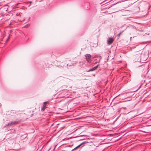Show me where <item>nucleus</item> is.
Masks as SVG:
<instances>
[{"mask_svg": "<svg viewBox=\"0 0 151 151\" xmlns=\"http://www.w3.org/2000/svg\"><path fill=\"white\" fill-rule=\"evenodd\" d=\"M85 56L87 62L88 63H91L92 60L91 59L92 57L91 55L90 54H87L85 55Z\"/></svg>", "mask_w": 151, "mask_h": 151, "instance_id": "nucleus-1", "label": "nucleus"}, {"mask_svg": "<svg viewBox=\"0 0 151 151\" xmlns=\"http://www.w3.org/2000/svg\"><path fill=\"white\" fill-rule=\"evenodd\" d=\"M19 122V121H15L13 122H10L7 124L8 126H10L13 125H15L17 124Z\"/></svg>", "mask_w": 151, "mask_h": 151, "instance_id": "nucleus-2", "label": "nucleus"}, {"mask_svg": "<svg viewBox=\"0 0 151 151\" xmlns=\"http://www.w3.org/2000/svg\"><path fill=\"white\" fill-rule=\"evenodd\" d=\"M114 39L112 37L109 38L107 40V43L109 45L111 44L113 42Z\"/></svg>", "mask_w": 151, "mask_h": 151, "instance_id": "nucleus-3", "label": "nucleus"}, {"mask_svg": "<svg viewBox=\"0 0 151 151\" xmlns=\"http://www.w3.org/2000/svg\"><path fill=\"white\" fill-rule=\"evenodd\" d=\"M99 65V64H98L96 66H95L93 68H92L91 69H90L89 70H88L86 71V72H90L91 71H93L95 70L98 67V66Z\"/></svg>", "mask_w": 151, "mask_h": 151, "instance_id": "nucleus-4", "label": "nucleus"}, {"mask_svg": "<svg viewBox=\"0 0 151 151\" xmlns=\"http://www.w3.org/2000/svg\"><path fill=\"white\" fill-rule=\"evenodd\" d=\"M48 102H49V101H45L44 102V105H43V107L41 108L42 111H44V110L46 108V106L45 105V104L46 103H48Z\"/></svg>", "mask_w": 151, "mask_h": 151, "instance_id": "nucleus-5", "label": "nucleus"}, {"mask_svg": "<svg viewBox=\"0 0 151 151\" xmlns=\"http://www.w3.org/2000/svg\"><path fill=\"white\" fill-rule=\"evenodd\" d=\"M88 143V142L86 141H84L83 142H82L81 143V145H82L84 144H86V143Z\"/></svg>", "mask_w": 151, "mask_h": 151, "instance_id": "nucleus-6", "label": "nucleus"}, {"mask_svg": "<svg viewBox=\"0 0 151 151\" xmlns=\"http://www.w3.org/2000/svg\"><path fill=\"white\" fill-rule=\"evenodd\" d=\"M123 32V31H122L121 32H120L119 34H118L117 35V36L118 37H119L120 36V35H121V34H122V33Z\"/></svg>", "mask_w": 151, "mask_h": 151, "instance_id": "nucleus-7", "label": "nucleus"}, {"mask_svg": "<svg viewBox=\"0 0 151 151\" xmlns=\"http://www.w3.org/2000/svg\"><path fill=\"white\" fill-rule=\"evenodd\" d=\"M81 145H81V144H80V145H78L76 147V148L78 149V148Z\"/></svg>", "mask_w": 151, "mask_h": 151, "instance_id": "nucleus-8", "label": "nucleus"}, {"mask_svg": "<svg viewBox=\"0 0 151 151\" xmlns=\"http://www.w3.org/2000/svg\"><path fill=\"white\" fill-rule=\"evenodd\" d=\"M81 145H81V144H80V145H78L76 147V148L78 149V148Z\"/></svg>", "mask_w": 151, "mask_h": 151, "instance_id": "nucleus-9", "label": "nucleus"}, {"mask_svg": "<svg viewBox=\"0 0 151 151\" xmlns=\"http://www.w3.org/2000/svg\"><path fill=\"white\" fill-rule=\"evenodd\" d=\"M77 149V148H76V147H75L73 149L71 150V151H73V150H76Z\"/></svg>", "mask_w": 151, "mask_h": 151, "instance_id": "nucleus-10", "label": "nucleus"}, {"mask_svg": "<svg viewBox=\"0 0 151 151\" xmlns=\"http://www.w3.org/2000/svg\"><path fill=\"white\" fill-rule=\"evenodd\" d=\"M132 17H128L127 18V19H130V18H132Z\"/></svg>", "mask_w": 151, "mask_h": 151, "instance_id": "nucleus-11", "label": "nucleus"}, {"mask_svg": "<svg viewBox=\"0 0 151 151\" xmlns=\"http://www.w3.org/2000/svg\"><path fill=\"white\" fill-rule=\"evenodd\" d=\"M9 38L7 40L6 42H7L9 40Z\"/></svg>", "mask_w": 151, "mask_h": 151, "instance_id": "nucleus-12", "label": "nucleus"}, {"mask_svg": "<svg viewBox=\"0 0 151 151\" xmlns=\"http://www.w3.org/2000/svg\"><path fill=\"white\" fill-rule=\"evenodd\" d=\"M142 132H145V133H147V132L144 131H142Z\"/></svg>", "mask_w": 151, "mask_h": 151, "instance_id": "nucleus-13", "label": "nucleus"}, {"mask_svg": "<svg viewBox=\"0 0 151 151\" xmlns=\"http://www.w3.org/2000/svg\"><path fill=\"white\" fill-rule=\"evenodd\" d=\"M73 64H72V65H69V66H73Z\"/></svg>", "mask_w": 151, "mask_h": 151, "instance_id": "nucleus-14", "label": "nucleus"}, {"mask_svg": "<svg viewBox=\"0 0 151 151\" xmlns=\"http://www.w3.org/2000/svg\"><path fill=\"white\" fill-rule=\"evenodd\" d=\"M131 100V99H129V100H126V101H130Z\"/></svg>", "mask_w": 151, "mask_h": 151, "instance_id": "nucleus-15", "label": "nucleus"}, {"mask_svg": "<svg viewBox=\"0 0 151 151\" xmlns=\"http://www.w3.org/2000/svg\"><path fill=\"white\" fill-rule=\"evenodd\" d=\"M132 93V92H131L128 93Z\"/></svg>", "mask_w": 151, "mask_h": 151, "instance_id": "nucleus-16", "label": "nucleus"}, {"mask_svg": "<svg viewBox=\"0 0 151 151\" xmlns=\"http://www.w3.org/2000/svg\"><path fill=\"white\" fill-rule=\"evenodd\" d=\"M87 5L88 6H89V4L88 3H87Z\"/></svg>", "mask_w": 151, "mask_h": 151, "instance_id": "nucleus-17", "label": "nucleus"}, {"mask_svg": "<svg viewBox=\"0 0 151 151\" xmlns=\"http://www.w3.org/2000/svg\"><path fill=\"white\" fill-rule=\"evenodd\" d=\"M27 25H26L25 26V27H27Z\"/></svg>", "mask_w": 151, "mask_h": 151, "instance_id": "nucleus-18", "label": "nucleus"}, {"mask_svg": "<svg viewBox=\"0 0 151 151\" xmlns=\"http://www.w3.org/2000/svg\"><path fill=\"white\" fill-rule=\"evenodd\" d=\"M101 60V58H100V59H99V61H100V60Z\"/></svg>", "mask_w": 151, "mask_h": 151, "instance_id": "nucleus-19", "label": "nucleus"}, {"mask_svg": "<svg viewBox=\"0 0 151 151\" xmlns=\"http://www.w3.org/2000/svg\"><path fill=\"white\" fill-rule=\"evenodd\" d=\"M1 106V104L0 103V106Z\"/></svg>", "mask_w": 151, "mask_h": 151, "instance_id": "nucleus-20", "label": "nucleus"}, {"mask_svg": "<svg viewBox=\"0 0 151 151\" xmlns=\"http://www.w3.org/2000/svg\"><path fill=\"white\" fill-rule=\"evenodd\" d=\"M67 66H68V64H67Z\"/></svg>", "mask_w": 151, "mask_h": 151, "instance_id": "nucleus-21", "label": "nucleus"}, {"mask_svg": "<svg viewBox=\"0 0 151 151\" xmlns=\"http://www.w3.org/2000/svg\"><path fill=\"white\" fill-rule=\"evenodd\" d=\"M93 76H95V74H94V75H93Z\"/></svg>", "mask_w": 151, "mask_h": 151, "instance_id": "nucleus-22", "label": "nucleus"}, {"mask_svg": "<svg viewBox=\"0 0 151 151\" xmlns=\"http://www.w3.org/2000/svg\"><path fill=\"white\" fill-rule=\"evenodd\" d=\"M1 8V7H0V9Z\"/></svg>", "mask_w": 151, "mask_h": 151, "instance_id": "nucleus-23", "label": "nucleus"}, {"mask_svg": "<svg viewBox=\"0 0 151 151\" xmlns=\"http://www.w3.org/2000/svg\"><path fill=\"white\" fill-rule=\"evenodd\" d=\"M80 150H78V151H80Z\"/></svg>", "mask_w": 151, "mask_h": 151, "instance_id": "nucleus-24", "label": "nucleus"}]
</instances>
